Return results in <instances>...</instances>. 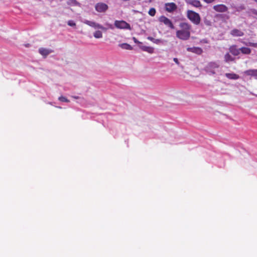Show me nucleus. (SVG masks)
<instances>
[{
    "label": "nucleus",
    "mask_w": 257,
    "mask_h": 257,
    "mask_svg": "<svg viewBox=\"0 0 257 257\" xmlns=\"http://www.w3.org/2000/svg\"><path fill=\"white\" fill-rule=\"evenodd\" d=\"M70 3L74 5H76L77 4V2L76 0H69L68 3L69 4Z\"/></svg>",
    "instance_id": "27"
},
{
    "label": "nucleus",
    "mask_w": 257,
    "mask_h": 257,
    "mask_svg": "<svg viewBox=\"0 0 257 257\" xmlns=\"http://www.w3.org/2000/svg\"><path fill=\"white\" fill-rule=\"evenodd\" d=\"M119 47L122 49H126V50H132L133 47L127 43H122L119 45Z\"/></svg>",
    "instance_id": "20"
},
{
    "label": "nucleus",
    "mask_w": 257,
    "mask_h": 257,
    "mask_svg": "<svg viewBox=\"0 0 257 257\" xmlns=\"http://www.w3.org/2000/svg\"><path fill=\"white\" fill-rule=\"evenodd\" d=\"M114 26L117 29L131 30L130 25L125 21L116 20L114 22Z\"/></svg>",
    "instance_id": "3"
},
{
    "label": "nucleus",
    "mask_w": 257,
    "mask_h": 257,
    "mask_svg": "<svg viewBox=\"0 0 257 257\" xmlns=\"http://www.w3.org/2000/svg\"><path fill=\"white\" fill-rule=\"evenodd\" d=\"M108 9V6L103 3H98L95 6V9L98 13H105Z\"/></svg>",
    "instance_id": "5"
},
{
    "label": "nucleus",
    "mask_w": 257,
    "mask_h": 257,
    "mask_svg": "<svg viewBox=\"0 0 257 257\" xmlns=\"http://www.w3.org/2000/svg\"><path fill=\"white\" fill-rule=\"evenodd\" d=\"M229 51L234 56H237L240 54V48L238 49L235 45L230 46Z\"/></svg>",
    "instance_id": "11"
},
{
    "label": "nucleus",
    "mask_w": 257,
    "mask_h": 257,
    "mask_svg": "<svg viewBox=\"0 0 257 257\" xmlns=\"http://www.w3.org/2000/svg\"><path fill=\"white\" fill-rule=\"evenodd\" d=\"M225 76L229 79L236 80L239 78L238 75L234 73H227L225 74Z\"/></svg>",
    "instance_id": "16"
},
{
    "label": "nucleus",
    "mask_w": 257,
    "mask_h": 257,
    "mask_svg": "<svg viewBox=\"0 0 257 257\" xmlns=\"http://www.w3.org/2000/svg\"><path fill=\"white\" fill-rule=\"evenodd\" d=\"M29 45H30V44H26V45H25V46H26V47H28L29 46Z\"/></svg>",
    "instance_id": "32"
},
{
    "label": "nucleus",
    "mask_w": 257,
    "mask_h": 257,
    "mask_svg": "<svg viewBox=\"0 0 257 257\" xmlns=\"http://www.w3.org/2000/svg\"><path fill=\"white\" fill-rule=\"evenodd\" d=\"M244 73L249 76H254L257 78V69H249L245 71Z\"/></svg>",
    "instance_id": "15"
},
{
    "label": "nucleus",
    "mask_w": 257,
    "mask_h": 257,
    "mask_svg": "<svg viewBox=\"0 0 257 257\" xmlns=\"http://www.w3.org/2000/svg\"><path fill=\"white\" fill-rule=\"evenodd\" d=\"M213 9L215 11L219 13H224L228 11V8L223 4L214 5Z\"/></svg>",
    "instance_id": "8"
},
{
    "label": "nucleus",
    "mask_w": 257,
    "mask_h": 257,
    "mask_svg": "<svg viewBox=\"0 0 257 257\" xmlns=\"http://www.w3.org/2000/svg\"><path fill=\"white\" fill-rule=\"evenodd\" d=\"M148 39L150 40V41H151L153 43H156V44H159L161 42V40H160V39H155L153 38L152 37H148Z\"/></svg>",
    "instance_id": "23"
},
{
    "label": "nucleus",
    "mask_w": 257,
    "mask_h": 257,
    "mask_svg": "<svg viewBox=\"0 0 257 257\" xmlns=\"http://www.w3.org/2000/svg\"><path fill=\"white\" fill-rule=\"evenodd\" d=\"M219 65L215 62H211L208 63L205 67L207 72L214 74L215 73V69L218 68Z\"/></svg>",
    "instance_id": "4"
},
{
    "label": "nucleus",
    "mask_w": 257,
    "mask_h": 257,
    "mask_svg": "<svg viewBox=\"0 0 257 257\" xmlns=\"http://www.w3.org/2000/svg\"><path fill=\"white\" fill-rule=\"evenodd\" d=\"M159 21L160 22L163 23L166 26H168L171 29H174V26L172 21L165 16H161L159 18Z\"/></svg>",
    "instance_id": "6"
},
{
    "label": "nucleus",
    "mask_w": 257,
    "mask_h": 257,
    "mask_svg": "<svg viewBox=\"0 0 257 257\" xmlns=\"http://www.w3.org/2000/svg\"><path fill=\"white\" fill-rule=\"evenodd\" d=\"M53 52L51 50L41 48L39 50V52L43 56L46 57L49 54Z\"/></svg>",
    "instance_id": "14"
},
{
    "label": "nucleus",
    "mask_w": 257,
    "mask_h": 257,
    "mask_svg": "<svg viewBox=\"0 0 257 257\" xmlns=\"http://www.w3.org/2000/svg\"><path fill=\"white\" fill-rule=\"evenodd\" d=\"M59 100L62 102H69L70 101L67 98L64 96H61L58 98Z\"/></svg>",
    "instance_id": "24"
},
{
    "label": "nucleus",
    "mask_w": 257,
    "mask_h": 257,
    "mask_svg": "<svg viewBox=\"0 0 257 257\" xmlns=\"http://www.w3.org/2000/svg\"><path fill=\"white\" fill-rule=\"evenodd\" d=\"M133 40L134 42L136 44H141L142 43L139 42L135 37L133 38Z\"/></svg>",
    "instance_id": "29"
},
{
    "label": "nucleus",
    "mask_w": 257,
    "mask_h": 257,
    "mask_svg": "<svg viewBox=\"0 0 257 257\" xmlns=\"http://www.w3.org/2000/svg\"><path fill=\"white\" fill-rule=\"evenodd\" d=\"M140 47L143 51L147 52L149 53L152 54L154 53V49L153 47L146 46H140Z\"/></svg>",
    "instance_id": "17"
},
{
    "label": "nucleus",
    "mask_w": 257,
    "mask_h": 257,
    "mask_svg": "<svg viewBox=\"0 0 257 257\" xmlns=\"http://www.w3.org/2000/svg\"><path fill=\"white\" fill-rule=\"evenodd\" d=\"M68 25L70 26H75L76 24L73 21H69L68 22Z\"/></svg>",
    "instance_id": "25"
},
{
    "label": "nucleus",
    "mask_w": 257,
    "mask_h": 257,
    "mask_svg": "<svg viewBox=\"0 0 257 257\" xmlns=\"http://www.w3.org/2000/svg\"><path fill=\"white\" fill-rule=\"evenodd\" d=\"M187 18L194 25H198L201 22L199 14L193 11L188 10L186 13Z\"/></svg>",
    "instance_id": "2"
},
{
    "label": "nucleus",
    "mask_w": 257,
    "mask_h": 257,
    "mask_svg": "<svg viewBox=\"0 0 257 257\" xmlns=\"http://www.w3.org/2000/svg\"><path fill=\"white\" fill-rule=\"evenodd\" d=\"M224 60L226 62H232L234 60L233 58L228 53H227L224 55Z\"/></svg>",
    "instance_id": "19"
},
{
    "label": "nucleus",
    "mask_w": 257,
    "mask_h": 257,
    "mask_svg": "<svg viewBox=\"0 0 257 257\" xmlns=\"http://www.w3.org/2000/svg\"><path fill=\"white\" fill-rule=\"evenodd\" d=\"M173 60L177 65H179V62L177 58H174Z\"/></svg>",
    "instance_id": "30"
},
{
    "label": "nucleus",
    "mask_w": 257,
    "mask_h": 257,
    "mask_svg": "<svg viewBox=\"0 0 257 257\" xmlns=\"http://www.w3.org/2000/svg\"><path fill=\"white\" fill-rule=\"evenodd\" d=\"M177 9L176 4L174 3H167L165 4V9L169 13H172Z\"/></svg>",
    "instance_id": "7"
},
{
    "label": "nucleus",
    "mask_w": 257,
    "mask_h": 257,
    "mask_svg": "<svg viewBox=\"0 0 257 257\" xmlns=\"http://www.w3.org/2000/svg\"><path fill=\"white\" fill-rule=\"evenodd\" d=\"M156 13V9L154 8H151L149 11L148 14L150 16L154 17L155 16Z\"/></svg>",
    "instance_id": "22"
},
{
    "label": "nucleus",
    "mask_w": 257,
    "mask_h": 257,
    "mask_svg": "<svg viewBox=\"0 0 257 257\" xmlns=\"http://www.w3.org/2000/svg\"><path fill=\"white\" fill-rule=\"evenodd\" d=\"M84 23L85 24H86L91 27H93L94 28H98V29H101L102 30H104V31L106 30V29L105 28H104V27H103L102 26H101V25H100L99 24L96 23L95 22L88 21V20H85L84 22Z\"/></svg>",
    "instance_id": "9"
},
{
    "label": "nucleus",
    "mask_w": 257,
    "mask_h": 257,
    "mask_svg": "<svg viewBox=\"0 0 257 257\" xmlns=\"http://www.w3.org/2000/svg\"><path fill=\"white\" fill-rule=\"evenodd\" d=\"M186 3L195 8H201L202 5L201 2L198 0H186Z\"/></svg>",
    "instance_id": "10"
},
{
    "label": "nucleus",
    "mask_w": 257,
    "mask_h": 257,
    "mask_svg": "<svg viewBox=\"0 0 257 257\" xmlns=\"http://www.w3.org/2000/svg\"><path fill=\"white\" fill-rule=\"evenodd\" d=\"M253 1L257 3V0H253Z\"/></svg>",
    "instance_id": "34"
},
{
    "label": "nucleus",
    "mask_w": 257,
    "mask_h": 257,
    "mask_svg": "<svg viewBox=\"0 0 257 257\" xmlns=\"http://www.w3.org/2000/svg\"><path fill=\"white\" fill-rule=\"evenodd\" d=\"M252 13H253V14H255V15H257V11H256V10H253L252 11Z\"/></svg>",
    "instance_id": "31"
},
{
    "label": "nucleus",
    "mask_w": 257,
    "mask_h": 257,
    "mask_svg": "<svg viewBox=\"0 0 257 257\" xmlns=\"http://www.w3.org/2000/svg\"><path fill=\"white\" fill-rule=\"evenodd\" d=\"M179 27V30L176 31V37L182 40H188L191 36V25L187 22H181Z\"/></svg>",
    "instance_id": "1"
},
{
    "label": "nucleus",
    "mask_w": 257,
    "mask_h": 257,
    "mask_svg": "<svg viewBox=\"0 0 257 257\" xmlns=\"http://www.w3.org/2000/svg\"><path fill=\"white\" fill-rule=\"evenodd\" d=\"M248 45L254 47H257V43H249Z\"/></svg>",
    "instance_id": "28"
},
{
    "label": "nucleus",
    "mask_w": 257,
    "mask_h": 257,
    "mask_svg": "<svg viewBox=\"0 0 257 257\" xmlns=\"http://www.w3.org/2000/svg\"><path fill=\"white\" fill-rule=\"evenodd\" d=\"M187 50L189 52L194 53L198 55L202 54L203 52L202 49L199 47L188 48Z\"/></svg>",
    "instance_id": "13"
},
{
    "label": "nucleus",
    "mask_w": 257,
    "mask_h": 257,
    "mask_svg": "<svg viewBox=\"0 0 257 257\" xmlns=\"http://www.w3.org/2000/svg\"><path fill=\"white\" fill-rule=\"evenodd\" d=\"M251 49L247 47H241L240 48V53L243 54L249 55L251 53Z\"/></svg>",
    "instance_id": "18"
},
{
    "label": "nucleus",
    "mask_w": 257,
    "mask_h": 257,
    "mask_svg": "<svg viewBox=\"0 0 257 257\" xmlns=\"http://www.w3.org/2000/svg\"><path fill=\"white\" fill-rule=\"evenodd\" d=\"M94 37L97 39L101 38L102 37V34L101 31H97L94 33Z\"/></svg>",
    "instance_id": "21"
},
{
    "label": "nucleus",
    "mask_w": 257,
    "mask_h": 257,
    "mask_svg": "<svg viewBox=\"0 0 257 257\" xmlns=\"http://www.w3.org/2000/svg\"><path fill=\"white\" fill-rule=\"evenodd\" d=\"M207 4H210L214 2L216 0H203Z\"/></svg>",
    "instance_id": "26"
},
{
    "label": "nucleus",
    "mask_w": 257,
    "mask_h": 257,
    "mask_svg": "<svg viewBox=\"0 0 257 257\" xmlns=\"http://www.w3.org/2000/svg\"><path fill=\"white\" fill-rule=\"evenodd\" d=\"M230 35L233 37H241L244 35V33L240 30L233 29L230 31Z\"/></svg>",
    "instance_id": "12"
},
{
    "label": "nucleus",
    "mask_w": 257,
    "mask_h": 257,
    "mask_svg": "<svg viewBox=\"0 0 257 257\" xmlns=\"http://www.w3.org/2000/svg\"><path fill=\"white\" fill-rule=\"evenodd\" d=\"M109 26L110 28H112V26L111 25H110Z\"/></svg>",
    "instance_id": "33"
}]
</instances>
